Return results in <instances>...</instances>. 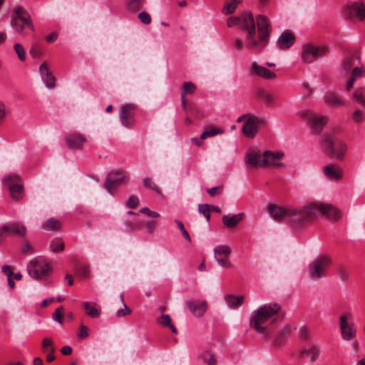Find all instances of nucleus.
Masks as SVG:
<instances>
[{
  "instance_id": "1",
  "label": "nucleus",
  "mask_w": 365,
  "mask_h": 365,
  "mask_svg": "<svg viewBox=\"0 0 365 365\" xmlns=\"http://www.w3.org/2000/svg\"><path fill=\"white\" fill-rule=\"evenodd\" d=\"M268 212L275 221L290 223L295 227L310 223L316 215L332 220H336L341 216L340 210L336 207L322 202H312L302 207H279L271 204L268 206Z\"/></svg>"
},
{
  "instance_id": "24",
  "label": "nucleus",
  "mask_w": 365,
  "mask_h": 365,
  "mask_svg": "<svg viewBox=\"0 0 365 365\" xmlns=\"http://www.w3.org/2000/svg\"><path fill=\"white\" fill-rule=\"evenodd\" d=\"M320 354L319 348L316 345L299 350V358L307 356L311 363H314L319 358Z\"/></svg>"
},
{
  "instance_id": "25",
  "label": "nucleus",
  "mask_w": 365,
  "mask_h": 365,
  "mask_svg": "<svg viewBox=\"0 0 365 365\" xmlns=\"http://www.w3.org/2000/svg\"><path fill=\"white\" fill-rule=\"evenodd\" d=\"M324 103L331 107H342L344 106V101L339 98L334 92L328 91L324 96Z\"/></svg>"
},
{
  "instance_id": "15",
  "label": "nucleus",
  "mask_w": 365,
  "mask_h": 365,
  "mask_svg": "<svg viewBox=\"0 0 365 365\" xmlns=\"http://www.w3.org/2000/svg\"><path fill=\"white\" fill-rule=\"evenodd\" d=\"M262 119L250 115L242 126V133L249 138H253L258 132V125L262 123Z\"/></svg>"
},
{
  "instance_id": "41",
  "label": "nucleus",
  "mask_w": 365,
  "mask_h": 365,
  "mask_svg": "<svg viewBox=\"0 0 365 365\" xmlns=\"http://www.w3.org/2000/svg\"><path fill=\"white\" fill-rule=\"evenodd\" d=\"M198 212L202 214L205 217L206 221L209 222L210 220V207L208 204H199Z\"/></svg>"
},
{
  "instance_id": "57",
  "label": "nucleus",
  "mask_w": 365,
  "mask_h": 365,
  "mask_svg": "<svg viewBox=\"0 0 365 365\" xmlns=\"http://www.w3.org/2000/svg\"><path fill=\"white\" fill-rule=\"evenodd\" d=\"M338 275L341 280H343V281L347 280L348 273L344 267L341 266L338 268Z\"/></svg>"
},
{
  "instance_id": "14",
  "label": "nucleus",
  "mask_w": 365,
  "mask_h": 365,
  "mask_svg": "<svg viewBox=\"0 0 365 365\" xmlns=\"http://www.w3.org/2000/svg\"><path fill=\"white\" fill-rule=\"evenodd\" d=\"M231 248L226 245H218L214 249L215 259L224 268H231L232 264L230 261Z\"/></svg>"
},
{
  "instance_id": "13",
  "label": "nucleus",
  "mask_w": 365,
  "mask_h": 365,
  "mask_svg": "<svg viewBox=\"0 0 365 365\" xmlns=\"http://www.w3.org/2000/svg\"><path fill=\"white\" fill-rule=\"evenodd\" d=\"M351 314H343L340 317L339 327L341 338L345 341H351L356 335V329L353 322H348V318H351Z\"/></svg>"
},
{
  "instance_id": "53",
  "label": "nucleus",
  "mask_w": 365,
  "mask_h": 365,
  "mask_svg": "<svg viewBox=\"0 0 365 365\" xmlns=\"http://www.w3.org/2000/svg\"><path fill=\"white\" fill-rule=\"evenodd\" d=\"M352 118L356 123H361L364 118L363 112L359 110H355L352 115Z\"/></svg>"
},
{
  "instance_id": "50",
  "label": "nucleus",
  "mask_w": 365,
  "mask_h": 365,
  "mask_svg": "<svg viewBox=\"0 0 365 365\" xmlns=\"http://www.w3.org/2000/svg\"><path fill=\"white\" fill-rule=\"evenodd\" d=\"M88 335V328L84 324H81L77 333L78 338L79 339H86Z\"/></svg>"
},
{
  "instance_id": "29",
  "label": "nucleus",
  "mask_w": 365,
  "mask_h": 365,
  "mask_svg": "<svg viewBox=\"0 0 365 365\" xmlns=\"http://www.w3.org/2000/svg\"><path fill=\"white\" fill-rule=\"evenodd\" d=\"M146 0H125V4L128 11L136 13L143 8Z\"/></svg>"
},
{
  "instance_id": "8",
  "label": "nucleus",
  "mask_w": 365,
  "mask_h": 365,
  "mask_svg": "<svg viewBox=\"0 0 365 365\" xmlns=\"http://www.w3.org/2000/svg\"><path fill=\"white\" fill-rule=\"evenodd\" d=\"M300 116L307 122L314 134H319L328 122L326 116H319L309 110L302 112Z\"/></svg>"
},
{
  "instance_id": "47",
  "label": "nucleus",
  "mask_w": 365,
  "mask_h": 365,
  "mask_svg": "<svg viewBox=\"0 0 365 365\" xmlns=\"http://www.w3.org/2000/svg\"><path fill=\"white\" fill-rule=\"evenodd\" d=\"M257 95L259 97L264 99L267 103L270 104L274 102V97L272 94L266 92L263 89H259L257 91Z\"/></svg>"
},
{
  "instance_id": "44",
  "label": "nucleus",
  "mask_w": 365,
  "mask_h": 365,
  "mask_svg": "<svg viewBox=\"0 0 365 365\" xmlns=\"http://www.w3.org/2000/svg\"><path fill=\"white\" fill-rule=\"evenodd\" d=\"M14 48L18 55L19 59L21 61H24L26 60V53L24 46L19 43H16L14 46Z\"/></svg>"
},
{
  "instance_id": "34",
  "label": "nucleus",
  "mask_w": 365,
  "mask_h": 365,
  "mask_svg": "<svg viewBox=\"0 0 365 365\" xmlns=\"http://www.w3.org/2000/svg\"><path fill=\"white\" fill-rule=\"evenodd\" d=\"M42 227L51 231L58 230L61 227V222L56 218L51 217L42 224Z\"/></svg>"
},
{
  "instance_id": "43",
  "label": "nucleus",
  "mask_w": 365,
  "mask_h": 365,
  "mask_svg": "<svg viewBox=\"0 0 365 365\" xmlns=\"http://www.w3.org/2000/svg\"><path fill=\"white\" fill-rule=\"evenodd\" d=\"M64 316V309L62 306L58 307L56 311L53 313L52 319L61 324H63V318Z\"/></svg>"
},
{
  "instance_id": "46",
  "label": "nucleus",
  "mask_w": 365,
  "mask_h": 365,
  "mask_svg": "<svg viewBox=\"0 0 365 365\" xmlns=\"http://www.w3.org/2000/svg\"><path fill=\"white\" fill-rule=\"evenodd\" d=\"M175 222L177 224V226L179 228V230H180L185 240H187L188 242H191V241H192L191 237H190L188 232L185 228L183 223L181 221L178 220H175Z\"/></svg>"
},
{
  "instance_id": "54",
  "label": "nucleus",
  "mask_w": 365,
  "mask_h": 365,
  "mask_svg": "<svg viewBox=\"0 0 365 365\" xmlns=\"http://www.w3.org/2000/svg\"><path fill=\"white\" fill-rule=\"evenodd\" d=\"M140 212L141 213L146 214L148 217H158L160 216V214L158 212L151 211L148 207H143L140 210Z\"/></svg>"
},
{
  "instance_id": "28",
  "label": "nucleus",
  "mask_w": 365,
  "mask_h": 365,
  "mask_svg": "<svg viewBox=\"0 0 365 365\" xmlns=\"http://www.w3.org/2000/svg\"><path fill=\"white\" fill-rule=\"evenodd\" d=\"M364 73V68L361 67H354L351 71V75L350 78L347 81L346 83V91H349L354 88V83L357 78L363 76Z\"/></svg>"
},
{
  "instance_id": "30",
  "label": "nucleus",
  "mask_w": 365,
  "mask_h": 365,
  "mask_svg": "<svg viewBox=\"0 0 365 365\" xmlns=\"http://www.w3.org/2000/svg\"><path fill=\"white\" fill-rule=\"evenodd\" d=\"M83 308L86 309V314L91 318H98L101 314V309L97 307L94 302H84Z\"/></svg>"
},
{
  "instance_id": "19",
  "label": "nucleus",
  "mask_w": 365,
  "mask_h": 365,
  "mask_svg": "<svg viewBox=\"0 0 365 365\" xmlns=\"http://www.w3.org/2000/svg\"><path fill=\"white\" fill-rule=\"evenodd\" d=\"M348 11L350 18L359 21L365 19V4L361 1H356L349 5Z\"/></svg>"
},
{
  "instance_id": "64",
  "label": "nucleus",
  "mask_w": 365,
  "mask_h": 365,
  "mask_svg": "<svg viewBox=\"0 0 365 365\" xmlns=\"http://www.w3.org/2000/svg\"><path fill=\"white\" fill-rule=\"evenodd\" d=\"M61 352L63 355H69L72 352V348L70 346H64L61 348Z\"/></svg>"
},
{
  "instance_id": "55",
  "label": "nucleus",
  "mask_w": 365,
  "mask_h": 365,
  "mask_svg": "<svg viewBox=\"0 0 365 365\" xmlns=\"http://www.w3.org/2000/svg\"><path fill=\"white\" fill-rule=\"evenodd\" d=\"M124 309H120L116 312V317H121L126 315H128L131 313V310L127 307L125 304H123Z\"/></svg>"
},
{
  "instance_id": "3",
  "label": "nucleus",
  "mask_w": 365,
  "mask_h": 365,
  "mask_svg": "<svg viewBox=\"0 0 365 365\" xmlns=\"http://www.w3.org/2000/svg\"><path fill=\"white\" fill-rule=\"evenodd\" d=\"M10 24L14 31L23 37L32 34L35 31L31 15L21 6L14 8Z\"/></svg>"
},
{
  "instance_id": "26",
  "label": "nucleus",
  "mask_w": 365,
  "mask_h": 365,
  "mask_svg": "<svg viewBox=\"0 0 365 365\" xmlns=\"http://www.w3.org/2000/svg\"><path fill=\"white\" fill-rule=\"evenodd\" d=\"M324 174L327 178L332 180H339L342 176L341 168L338 165L332 164L327 165L324 167Z\"/></svg>"
},
{
  "instance_id": "40",
  "label": "nucleus",
  "mask_w": 365,
  "mask_h": 365,
  "mask_svg": "<svg viewBox=\"0 0 365 365\" xmlns=\"http://www.w3.org/2000/svg\"><path fill=\"white\" fill-rule=\"evenodd\" d=\"M41 346L43 352H48L50 351H51V352H55V346L53 345V342L49 338H43L42 339Z\"/></svg>"
},
{
  "instance_id": "9",
  "label": "nucleus",
  "mask_w": 365,
  "mask_h": 365,
  "mask_svg": "<svg viewBox=\"0 0 365 365\" xmlns=\"http://www.w3.org/2000/svg\"><path fill=\"white\" fill-rule=\"evenodd\" d=\"M26 226L19 222H12L4 224L0 227V245L3 239L7 237L15 236L22 238L26 236Z\"/></svg>"
},
{
  "instance_id": "7",
  "label": "nucleus",
  "mask_w": 365,
  "mask_h": 365,
  "mask_svg": "<svg viewBox=\"0 0 365 365\" xmlns=\"http://www.w3.org/2000/svg\"><path fill=\"white\" fill-rule=\"evenodd\" d=\"M3 183L9 187L11 197L14 200H19L24 196V187L21 178L16 174H9L4 177Z\"/></svg>"
},
{
  "instance_id": "59",
  "label": "nucleus",
  "mask_w": 365,
  "mask_h": 365,
  "mask_svg": "<svg viewBox=\"0 0 365 365\" xmlns=\"http://www.w3.org/2000/svg\"><path fill=\"white\" fill-rule=\"evenodd\" d=\"M1 272H2L4 274H6L7 278H8L9 277H12V276H13V274H14V272H13V271L11 270V267H9V266H8V265H4V266H3V267H2V268H1Z\"/></svg>"
},
{
  "instance_id": "20",
  "label": "nucleus",
  "mask_w": 365,
  "mask_h": 365,
  "mask_svg": "<svg viewBox=\"0 0 365 365\" xmlns=\"http://www.w3.org/2000/svg\"><path fill=\"white\" fill-rule=\"evenodd\" d=\"M39 72L46 86L50 89L53 88L55 87L56 78L50 71L46 63H43L40 66Z\"/></svg>"
},
{
  "instance_id": "49",
  "label": "nucleus",
  "mask_w": 365,
  "mask_h": 365,
  "mask_svg": "<svg viewBox=\"0 0 365 365\" xmlns=\"http://www.w3.org/2000/svg\"><path fill=\"white\" fill-rule=\"evenodd\" d=\"M237 6L233 1L226 3L223 7V13L226 14H232L235 11Z\"/></svg>"
},
{
  "instance_id": "45",
  "label": "nucleus",
  "mask_w": 365,
  "mask_h": 365,
  "mask_svg": "<svg viewBox=\"0 0 365 365\" xmlns=\"http://www.w3.org/2000/svg\"><path fill=\"white\" fill-rule=\"evenodd\" d=\"M220 133V130L217 128L210 127L207 128L200 135L201 139H205L207 137L214 136Z\"/></svg>"
},
{
  "instance_id": "33",
  "label": "nucleus",
  "mask_w": 365,
  "mask_h": 365,
  "mask_svg": "<svg viewBox=\"0 0 365 365\" xmlns=\"http://www.w3.org/2000/svg\"><path fill=\"white\" fill-rule=\"evenodd\" d=\"M158 324L163 327H169L173 334H177L176 327L172 324L171 319L168 314H162L157 319Z\"/></svg>"
},
{
  "instance_id": "36",
  "label": "nucleus",
  "mask_w": 365,
  "mask_h": 365,
  "mask_svg": "<svg viewBox=\"0 0 365 365\" xmlns=\"http://www.w3.org/2000/svg\"><path fill=\"white\" fill-rule=\"evenodd\" d=\"M353 99L357 103L365 106V87L356 89L353 93Z\"/></svg>"
},
{
  "instance_id": "32",
  "label": "nucleus",
  "mask_w": 365,
  "mask_h": 365,
  "mask_svg": "<svg viewBox=\"0 0 365 365\" xmlns=\"http://www.w3.org/2000/svg\"><path fill=\"white\" fill-rule=\"evenodd\" d=\"M354 55H349L344 58L341 65V72L344 74H348L350 73L351 68L354 63Z\"/></svg>"
},
{
  "instance_id": "38",
  "label": "nucleus",
  "mask_w": 365,
  "mask_h": 365,
  "mask_svg": "<svg viewBox=\"0 0 365 365\" xmlns=\"http://www.w3.org/2000/svg\"><path fill=\"white\" fill-rule=\"evenodd\" d=\"M196 90L195 85L192 82H184L182 87L181 96L185 97L187 94H192Z\"/></svg>"
},
{
  "instance_id": "2",
  "label": "nucleus",
  "mask_w": 365,
  "mask_h": 365,
  "mask_svg": "<svg viewBox=\"0 0 365 365\" xmlns=\"http://www.w3.org/2000/svg\"><path fill=\"white\" fill-rule=\"evenodd\" d=\"M228 27L238 26L241 31L246 32L245 46L256 53L262 52L269 42L272 25L269 19L259 14L254 19L250 11L242 13L240 16H231L227 21Z\"/></svg>"
},
{
  "instance_id": "37",
  "label": "nucleus",
  "mask_w": 365,
  "mask_h": 365,
  "mask_svg": "<svg viewBox=\"0 0 365 365\" xmlns=\"http://www.w3.org/2000/svg\"><path fill=\"white\" fill-rule=\"evenodd\" d=\"M200 359L207 365H217V359L215 356L207 351H205L200 354Z\"/></svg>"
},
{
  "instance_id": "58",
  "label": "nucleus",
  "mask_w": 365,
  "mask_h": 365,
  "mask_svg": "<svg viewBox=\"0 0 365 365\" xmlns=\"http://www.w3.org/2000/svg\"><path fill=\"white\" fill-rule=\"evenodd\" d=\"M21 252L24 255H26L28 253L32 254L34 252L33 248L31 247V246L29 245V243L27 241L24 242L23 247L21 249Z\"/></svg>"
},
{
  "instance_id": "11",
  "label": "nucleus",
  "mask_w": 365,
  "mask_h": 365,
  "mask_svg": "<svg viewBox=\"0 0 365 365\" xmlns=\"http://www.w3.org/2000/svg\"><path fill=\"white\" fill-rule=\"evenodd\" d=\"M328 48L325 46H315L312 44L303 46L302 58L305 63H312L319 57H323L328 53Z\"/></svg>"
},
{
  "instance_id": "31",
  "label": "nucleus",
  "mask_w": 365,
  "mask_h": 365,
  "mask_svg": "<svg viewBox=\"0 0 365 365\" xmlns=\"http://www.w3.org/2000/svg\"><path fill=\"white\" fill-rule=\"evenodd\" d=\"M262 159V155L257 154L255 151L249 153L245 156L246 163L250 164L253 168L259 167Z\"/></svg>"
},
{
  "instance_id": "21",
  "label": "nucleus",
  "mask_w": 365,
  "mask_h": 365,
  "mask_svg": "<svg viewBox=\"0 0 365 365\" xmlns=\"http://www.w3.org/2000/svg\"><path fill=\"white\" fill-rule=\"evenodd\" d=\"M295 42V36L289 31H284L277 39L278 47L282 50L289 48Z\"/></svg>"
},
{
  "instance_id": "16",
  "label": "nucleus",
  "mask_w": 365,
  "mask_h": 365,
  "mask_svg": "<svg viewBox=\"0 0 365 365\" xmlns=\"http://www.w3.org/2000/svg\"><path fill=\"white\" fill-rule=\"evenodd\" d=\"M124 177L123 173L120 171L109 173L104 184L105 188L108 192L112 194L115 188L122 182Z\"/></svg>"
},
{
  "instance_id": "27",
  "label": "nucleus",
  "mask_w": 365,
  "mask_h": 365,
  "mask_svg": "<svg viewBox=\"0 0 365 365\" xmlns=\"http://www.w3.org/2000/svg\"><path fill=\"white\" fill-rule=\"evenodd\" d=\"M243 215V213L234 215H224L222 217V221L226 227L233 228L242 220Z\"/></svg>"
},
{
  "instance_id": "23",
  "label": "nucleus",
  "mask_w": 365,
  "mask_h": 365,
  "mask_svg": "<svg viewBox=\"0 0 365 365\" xmlns=\"http://www.w3.org/2000/svg\"><path fill=\"white\" fill-rule=\"evenodd\" d=\"M282 155L283 154L280 153H275L272 151H264L262 154V159L261 160V163L259 164V167L263 168L276 165L277 161L281 158Z\"/></svg>"
},
{
  "instance_id": "6",
  "label": "nucleus",
  "mask_w": 365,
  "mask_h": 365,
  "mask_svg": "<svg viewBox=\"0 0 365 365\" xmlns=\"http://www.w3.org/2000/svg\"><path fill=\"white\" fill-rule=\"evenodd\" d=\"M331 264V259L328 255L317 257L309 265L311 276L316 279L322 278L325 275Z\"/></svg>"
},
{
  "instance_id": "12",
  "label": "nucleus",
  "mask_w": 365,
  "mask_h": 365,
  "mask_svg": "<svg viewBox=\"0 0 365 365\" xmlns=\"http://www.w3.org/2000/svg\"><path fill=\"white\" fill-rule=\"evenodd\" d=\"M135 108L136 106L133 103H125L121 106L119 118L125 127L131 128L134 126Z\"/></svg>"
},
{
  "instance_id": "35",
  "label": "nucleus",
  "mask_w": 365,
  "mask_h": 365,
  "mask_svg": "<svg viewBox=\"0 0 365 365\" xmlns=\"http://www.w3.org/2000/svg\"><path fill=\"white\" fill-rule=\"evenodd\" d=\"M245 297L243 296L235 297L234 295H228L225 297L227 304L232 308H237L244 302Z\"/></svg>"
},
{
  "instance_id": "62",
  "label": "nucleus",
  "mask_w": 365,
  "mask_h": 365,
  "mask_svg": "<svg viewBox=\"0 0 365 365\" xmlns=\"http://www.w3.org/2000/svg\"><path fill=\"white\" fill-rule=\"evenodd\" d=\"M222 186L214 187L207 189V192L209 193L210 195L215 196L217 195V191L218 190H222Z\"/></svg>"
},
{
  "instance_id": "10",
  "label": "nucleus",
  "mask_w": 365,
  "mask_h": 365,
  "mask_svg": "<svg viewBox=\"0 0 365 365\" xmlns=\"http://www.w3.org/2000/svg\"><path fill=\"white\" fill-rule=\"evenodd\" d=\"M27 271L32 278L39 280L49 274L51 271V267L48 262L34 259L28 264Z\"/></svg>"
},
{
  "instance_id": "17",
  "label": "nucleus",
  "mask_w": 365,
  "mask_h": 365,
  "mask_svg": "<svg viewBox=\"0 0 365 365\" xmlns=\"http://www.w3.org/2000/svg\"><path fill=\"white\" fill-rule=\"evenodd\" d=\"M67 146L71 150H81L86 142V138L79 133H72L65 135Z\"/></svg>"
},
{
  "instance_id": "60",
  "label": "nucleus",
  "mask_w": 365,
  "mask_h": 365,
  "mask_svg": "<svg viewBox=\"0 0 365 365\" xmlns=\"http://www.w3.org/2000/svg\"><path fill=\"white\" fill-rule=\"evenodd\" d=\"M29 53L33 57H37L40 55L41 51L37 46H32L30 48Z\"/></svg>"
},
{
  "instance_id": "22",
  "label": "nucleus",
  "mask_w": 365,
  "mask_h": 365,
  "mask_svg": "<svg viewBox=\"0 0 365 365\" xmlns=\"http://www.w3.org/2000/svg\"><path fill=\"white\" fill-rule=\"evenodd\" d=\"M251 73L265 79H274L276 73L268 68L252 62L250 69Z\"/></svg>"
},
{
  "instance_id": "51",
  "label": "nucleus",
  "mask_w": 365,
  "mask_h": 365,
  "mask_svg": "<svg viewBox=\"0 0 365 365\" xmlns=\"http://www.w3.org/2000/svg\"><path fill=\"white\" fill-rule=\"evenodd\" d=\"M139 20L144 24H149L151 22V16L147 11H141L138 16Z\"/></svg>"
},
{
  "instance_id": "61",
  "label": "nucleus",
  "mask_w": 365,
  "mask_h": 365,
  "mask_svg": "<svg viewBox=\"0 0 365 365\" xmlns=\"http://www.w3.org/2000/svg\"><path fill=\"white\" fill-rule=\"evenodd\" d=\"M234 46L237 51H242V49L244 46V44H243V42L242 41V40H240L239 38H236L234 41Z\"/></svg>"
},
{
  "instance_id": "48",
  "label": "nucleus",
  "mask_w": 365,
  "mask_h": 365,
  "mask_svg": "<svg viewBox=\"0 0 365 365\" xmlns=\"http://www.w3.org/2000/svg\"><path fill=\"white\" fill-rule=\"evenodd\" d=\"M76 274L81 278H86L89 274V267L86 265H80L76 268Z\"/></svg>"
},
{
  "instance_id": "56",
  "label": "nucleus",
  "mask_w": 365,
  "mask_h": 365,
  "mask_svg": "<svg viewBox=\"0 0 365 365\" xmlns=\"http://www.w3.org/2000/svg\"><path fill=\"white\" fill-rule=\"evenodd\" d=\"M158 222L155 220H150L145 222V226L150 234H152Z\"/></svg>"
},
{
  "instance_id": "18",
  "label": "nucleus",
  "mask_w": 365,
  "mask_h": 365,
  "mask_svg": "<svg viewBox=\"0 0 365 365\" xmlns=\"http://www.w3.org/2000/svg\"><path fill=\"white\" fill-rule=\"evenodd\" d=\"M186 305L191 313L197 317L203 316L207 309L205 301L188 300L186 302Z\"/></svg>"
},
{
  "instance_id": "52",
  "label": "nucleus",
  "mask_w": 365,
  "mask_h": 365,
  "mask_svg": "<svg viewBox=\"0 0 365 365\" xmlns=\"http://www.w3.org/2000/svg\"><path fill=\"white\" fill-rule=\"evenodd\" d=\"M138 198L135 195H131L128 199L125 205L128 208H135L138 205Z\"/></svg>"
},
{
  "instance_id": "63",
  "label": "nucleus",
  "mask_w": 365,
  "mask_h": 365,
  "mask_svg": "<svg viewBox=\"0 0 365 365\" xmlns=\"http://www.w3.org/2000/svg\"><path fill=\"white\" fill-rule=\"evenodd\" d=\"M57 37H58V34L56 32H52L46 37V39L48 42H52V41L56 40Z\"/></svg>"
},
{
  "instance_id": "4",
  "label": "nucleus",
  "mask_w": 365,
  "mask_h": 365,
  "mask_svg": "<svg viewBox=\"0 0 365 365\" xmlns=\"http://www.w3.org/2000/svg\"><path fill=\"white\" fill-rule=\"evenodd\" d=\"M281 307L277 303H270L260 307L251 317L250 324L259 334H267V326H264L272 317L276 314Z\"/></svg>"
},
{
  "instance_id": "42",
  "label": "nucleus",
  "mask_w": 365,
  "mask_h": 365,
  "mask_svg": "<svg viewBox=\"0 0 365 365\" xmlns=\"http://www.w3.org/2000/svg\"><path fill=\"white\" fill-rule=\"evenodd\" d=\"M143 185L146 188L152 190L158 194H161L160 190L158 187L155 183L150 178H145L143 179Z\"/></svg>"
},
{
  "instance_id": "5",
  "label": "nucleus",
  "mask_w": 365,
  "mask_h": 365,
  "mask_svg": "<svg viewBox=\"0 0 365 365\" xmlns=\"http://www.w3.org/2000/svg\"><path fill=\"white\" fill-rule=\"evenodd\" d=\"M322 145L326 155L337 160H341L346 151V144L331 134L324 135Z\"/></svg>"
},
{
  "instance_id": "39",
  "label": "nucleus",
  "mask_w": 365,
  "mask_h": 365,
  "mask_svg": "<svg viewBox=\"0 0 365 365\" xmlns=\"http://www.w3.org/2000/svg\"><path fill=\"white\" fill-rule=\"evenodd\" d=\"M52 252H58L64 250L65 245L61 239H54L50 244Z\"/></svg>"
}]
</instances>
